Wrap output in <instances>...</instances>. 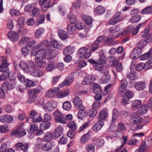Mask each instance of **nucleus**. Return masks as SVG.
I'll return each mask as SVG.
<instances>
[{"label":"nucleus","mask_w":152,"mask_h":152,"mask_svg":"<svg viewBox=\"0 0 152 152\" xmlns=\"http://www.w3.org/2000/svg\"><path fill=\"white\" fill-rule=\"evenodd\" d=\"M13 134L17 137H20L26 135V132L23 129L21 125H19L16 126V128L13 131Z\"/></svg>","instance_id":"obj_1"},{"label":"nucleus","mask_w":152,"mask_h":152,"mask_svg":"<svg viewBox=\"0 0 152 152\" xmlns=\"http://www.w3.org/2000/svg\"><path fill=\"white\" fill-rule=\"evenodd\" d=\"M16 83L14 80H10L9 81H5L2 85L3 89L5 90H11L14 88L16 86Z\"/></svg>","instance_id":"obj_2"},{"label":"nucleus","mask_w":152,"mask_h":152,"mask_svg":"<svg viewBox=\"0 0 152 152\" xmlns=\"http://www.w3.org/2000/svg\"><path fill=\"white\" fill-rule=\"evenodd\" d=\"M56 3H51L50 0H46L40 4L41 5V10L42 12H46L49 8L52 7Z\"/></svg>","instance_id":"obj_3"},{"label":"nucleus","mask_w":152,"mask_h":152,"mask_svg":"<svg viewBox=\"0 0 152 152\" xmlns=\"http://www.w3.org/2000/svg\"><path fill=\"white\" fill-rule=\"evenodd\" d=\"M57 102L53 100H51L47 102L45 104L44 108L47 112H50L53 110L57 105Z\"/></svg>","instance_id":"obj_4"},{"label":"nucleus","mask_w":152,"mask_h":152,"mask_svg":"<svg viewBox=\"0 0 152 152\" xmlns=\"http://www.w3.org/2000/svg\"><path fill=\"white\" fill-rule=\"evenodd\" d=\"M38 94V89H37L34 88L30 90L28 92L29 98L28 100V102L29 103L34 102L37 97Z\"/></svg>","instance_id":"obj_5"},{"label":"nucleus","mask_w":152,"mask_h":152,"mask_svg":"<svg viewBox=\"0 0 152 152\" xmlns=\"http://www.w3.org/2000/svg\"><path fill=\"white\" fill-rule=\"evenodd\" d=\"M60 89L58 87H55L49 89L46 92V96L49 98H52L55 97L59 92Z\"/></svg>","instance_id":"obj_6"},{"label":"nucleus","mask_w":152,"mask_h":152,"mask_svg":"<svg viewBox=\"0 0 152 152\" xmlns=\"http://www.w3.org/2000/svg\"><path fill=\"white\" fill-rule=\"evenodd\" d=\"M142 50L140 48H135L131 52L130 57L131 59H135L138 58L141 54Z\"/></svg>","instance_id":"obj_7"},{"label":"nucleus","mask_w":152,"mask_h":152,"mask_svg":"<svg viewBox=\"0 0 152 152\" xmlns=\"http://www.w3.org/2000/svg\"><path fill=\"white\" fill-rule=\"evenodd\" d=\"M121 12H118L115 14L112 18L110 20L109 23L111 25H114L121 21Z\"/></svg>","instance_id":"obj_8"},{"label":"nucleus","mask_w":152,"mask_h":152,"mask_svg":"<svg viewBox=\"0 0 152 152\" xmlns=\"http://www.w3.org/2000/svg\"><path fill=\"white\" fill-rule=\"evenodd\" d=\"M50 123L49 121H42L40 125V129L39 130V135L44 133V131L48 129Z\"/></svg>","instance_id":"obj_9"},{"label":"nucleus","mask_w":152,"mask_h":152,"mask_svg":"<svg viewBox=\"0 0 152 152\" xmlns=\"http://www.w3.org/2000/svg\"><path fill=\"white\" fill-rule=\"evenodd\" d=\"M72 101L75 107L77 109L84 108V106L82 104L81 100L80 97L77 96H75L72 99Z\"/></svg>","instance_id":"obj_10"},{"label":"nucleus","mask_w":152,"mask_h":152,"mask_svg":"<svg viewBox=\"0 0 152 152\" xmlns=\"http://www.w3.org/2000/svg\"><path fill=\"white\" fill-rule=\"evenodd\" d=\"M13 117L9 115H4L0 117V121L3 123L9 124L13 121Z\"/></svg>","instance_id":"obj_11"},{"label":"nucleus","mask_w":152,"mask_h":152,"mask_svg":"<svg viewBox=\"0 0 152 152\" xmlns=\"http://www.w3.org/2000/svg\"><path fill=\"white\" fill-rule=\"evenodd\" d=\"M56 51L53 50H45V58L49 59L53 58L57 55Z\"/></svg>","instance_id":"obj_12"},{"label":"nucleus","mask_w":152,"mask_h":152,"mask_svg":"<svg viewBox=\"0 0 152 152\" xmlns=\"http://www.w3.org/2000/svg\"><path fill=\"white\" fill-rule=\"evenodd\" d=\"M130 121L132 123L137 124L140 123L142 121V119L138 114L133 113L131 115Z\"/></svg>","instance_id":"obj_13"},{"label":"nucleus","mask_w":152,"mask_h":152,"mask_svg":"<svg viewBox=\"0 0 152 152\" xmlns=\"http://www.w3.org/2000/svg\"><path fill=\"white\" fill-rule=\"evenodd\" d=\"M73 79L74 77L72 75H69L68 77L60 84V87L62 88L65 86H68L72 82Z\"/></svg>","instance_id":"obj_14"},{"label":"nucleus","mask_w":152,"mask_h":152,"mask_svg":"<svg viewBox=\"0 0 152 152\" xmlns=\"http://www.w3.org/2000/svg\"><path fill=\"white\" fill-rule=\"evenodd\" d=\"M108 114L107 110H103L100 111V113L98 115V121H103L107 117Z\"/></svg>","instance_id":"obj_15"},{"label":"nucleus","mask_w":152,"mask_h":152,"mask_svg":"<svg viewBox=\"0 0 152 152\" xmlns=\"http://www.w3.org/2000/svg\"><path fill=\"white\" fill-rule=\"evenodd\" d=\"M134 87L138 91L143 90L146 87L145 82L143 81H140L136 82L134 85Z\"/></svg>","instance_id":"obj_16"},{"label":"nucleus","mask_w":152,"mask_h":152,"mask_svg":"<svg viewBox=\"0 0 152 152\" xmlns=\"http://www.w3.org/2000/svg\"><path fill=\"white\" fill-rule=\"evenodd\" d=\"M8 36L10 39L13 42H16L19 39V36L16 32L10 31L8 34Z\"/></svg>","instance_id":"obj_17"},{"label":"nucleus","mask_w":152,"mask_h":152,"mask_svg":"<svg viewBox=\"0 0 152 152\" xmlns=\"http://www.w3.org/2000/svg\"><path fill=\"white\" fill-rule=\"evenodd\" d=\"M63 130V127L59 125L57 127L53 133V136L56 138H58L60 137L62 134Z\"/></svg>","instance_id":"obj_18"},{"label":"nucleus","mask_w":152,"mask_h":152,"mask_svg":"<svg viewBox=\"0 0 152 152\" xmlns=\"http://www.w3.org/2000/svg\"><path fill=\"white\" fill-rule=\"evenodd\" d=\"M104 124L103 121H98L93 125L92 128V130L95 132H97L101 129Z\"/></svg>","instance_id":"obj_19"},{"label":"nucleus","mask_w":152,"mask_h":152,"mask_svg":"<svg viewBox=\"0 0 152 152\" xmlns=\"http://www.w3.org/2000/svg\"><path fill=\"white\" fill-rule=\"evenodd\" d=\"M70 93L69 89L63 90L58 92L57 94V98H63L68 95Z\"/></svg>","instance_id":"obj_20"},{"label":"nucleus","mask_w":152,"mask_h":152,"mask_svg":"<svg viewBox=\"0 0 152 152\" xmlns=\"http://www.w3.org/2000/svg\"><path fill=\"white\" fill-rule=\"evenodd\" d=\"M55 145V143L53 142H48L42 146V149L44 151H48L52 149Z\"/></svg>","instance_id":"obj_21"},{"label":"nucleus","mask_w":152,"mask_h":152,"mask_svg":"<svg viewBox=\"0 0 152 152\" xmlns=\"http://www.w3.org/2000/svg\"><path fill=\"white\" fill-rule=\"evenodd\" d=\"M83 20L88 25H91L93 21V19L91 17L87 15L83 14L81 16Z\"/></svg>","instance_id":"obj_22"},{"label":"nucleus","mask_w":152,"mask_h":152,"mask_svg":"<svg viewBox=\"0 0 152 152\" xmlns=\"http://www.w3.org/2000/svg\"><path fill=\"white\" fill-rule=\"evenodd\" d=\"M90 135L89 133L84 134L80 138V141L82 144H86L90 139Z\"/></svg>","instance_id":"obj_23"},{"label":"nucleus","mask_w":152,"mask_h":152,"mask_svg":"<svg viewBox=\"0 0 152 152\" xmlns=\"http://www.w3.org/2000/svg\"><path fill=\"white\" fill-rule=\"evenodd\" d=\"M76 25L74 23H71L68 26L67 31L69 34H73L76 29Z\"/></svg>","instance_id":"obj_24"},{"label":"nucleus","mask_w":152,"mask_h":152,"mask_svg":"<svg viewBox=\"0 0 152 152\" xmlns=\"http://www.w3.org/2000/svg\"><path fill=\"white\" fill-rule=\"evenodd\" d=\"M133 30L134 28L132 26H129L126 31H124L121 33L118 34L116 36V38H118L121 36H123L126 34H130Z\"/></svg>","instance_id":"obj_25"},{"label":"nucleus","mask_w":152,"mask_h":152,"mask_svg":"<svg viewBox=\"0 0 152 152\" xmlns=\"http://www.w3.org/2000/svg\"><path fill=\"white\" fill-rule=\"evenodd\" d=\"M147 147V144L145 141H143L140 144L139 148L136 149L135 152H145Z\"/></svg>","instance_id":"obj_26"},{"label":"nucleus","mask_w":152,"mask_h":152,"mask_svg":"<svg viewBox=\"0 0 152 152\" xmlns=\"http://www.w3.org/2000/svg\"><path fill=\"white\" fill-rule=\"evenodd\" d=\"M38 53V45H36L33 47L32 48V50L31 53V56H35V61L37 62H38V56H37Z\"/></svg>","instance_id":"obj_27"},{"label":"nucleus","mask_w":152,"mask_h":152,"mask_svg":"<svg viewBox=\"0 0 152 152\" xmlns=\"http://www.w3.org/2000/svg\"><path fill=\"white\" fill-rule=\"evenodd\" d=\"M37 116L36 114L35 111L32 110L31 111L29 112V117L32 119V121L34 123H37L38 122V118H37L36 119L35 118Z\"/></svg>","instance_id":"obj_28"},{"label":"nucleus","mask_w":152,"mask_h":152,"mask_svg":"<svg viewBox=\"0 0 152 152\" xmlns=\"http://www.w3.org/2000/svg\"><path fill=\"white\" fill-rule=\"evenodd\" d=\"M8 65L9 64L7 63L6 60L5 59H3L0 66V72L6 71V69L7 68Z\"/></svg>","instance_id":"obj_29"},{"label":"nucleus","mask_w":152,"mask_h":152,"mask_svg":"<svg viewBox=\"0 0 152 152\" xmlns=\"http://www.w3.org/2000/svg\"><path fill=\"white\" fill-rule=\"evenodd\" d=\"M58 34L60 38L62 39H65L68 37L67 33L63 30H59Z\"/></svg>","instance_id":"obj_30"},{"label":"nucleus","mask_w":152,"mask_h":152,"mask_svg":"<svg viewBox=\"0 0 152 152\" xmlns=\"http://www.w3.org/2000/svg\"><path fill=\"white\" fill-rule=\"evenodd\" d=\"M142 104V102L140 100H135L132 102V106L134 110H136Z\"/></svg>","instance_id":"obj_31"},{"label":"nucleus","mask_w":152,"mask_h":152,"mask_svg":"<svg viewBox=\"0 0 152 152\" xmlns=\"http://www.w3.org/2000/svg\"><path fill=\"white\" fill-rule=\"evenodd\" d=\"M74 52V48L71 46H68L63 51L64 55H70L72 54Z\"/></svg>","instance_id":"obj_32"},{"label":"nucleus","mask_w":152,"mask_h":152,"mask_svg":"<svg viewBox=\"0 0 152 152\" xmlns=\"http://www.w3.org/2000/svg\"><path fill=\"white\" fill-rule=\"evenodd\" d=\"M152 13V5L145 7L140 12L141 14H148Z\"/></svg>","instance_id":"obj_33"},{"label":"nucleus","mask_w":152,"mask_h":152,"mask_svg":"<svg viewBox=\"0 0 152 152\" xmlns=\"http://www.w3.org/2000/svg\"><path fill=\"white\" fill-rule=\"evenodd\" d=\"M105 9L101 6L97 7L95 9L94 11L97 15H101L103 14L105 12Z\"/></svg>","instance_id":"obj_34"},{"label":"nucleus","mask_w":152,"mask_h":152,"mask_svg":"<svg viewBox=\"0 0 152 152\" xmlns=\"http://www.w3.org/2000/svg\"><path fill=\"white\" fill-rule=\"evenodd\" d=\"M10 74V72L8 70L4 71L0 77V80L3 81L7 79L9 76Z\"/></svg>","instance_id":"obj_35"},{"label":"nucleus","mask_w":152,"mask_h":152,"mask_svg":"<svg viewBox=\"0 0 152 152\" xmlns=\"http://www.w3.org/2000/svg\"><path fill=\"white\" fill-rule=\"evenodd\" d=\"M93 89L94 92L95 94H101L102 93V89L99 85L95 83L93 85Z\"/></svg>","instance_id":"obj_36"},{"label":"nucleus","mask_w":152,"mask_h":152,"mask_svg":"<svg viewBox=\"0 0 152 152\" xmlns=\"http://www.w3.org/2000/svg\"><path fill=\"white\" fill-rule=\"evenodd\" d=\"M51 45L54 48L57 49H60L62 45L61 44L56 40H53L51 42Z\"/></svg>","instance_id":"obj_37"},{"label":"nucleus","mask_w":152,"mask_h":152,"mask_svg":"<svg viewBox=\"0 0 152 152\" xmlns=\"http://www.w3.org/2000/svg\"><path fill=\"white\" fill-rule=\"evenodd\" d=\"M85 107L83 108L78 109L80 110L77 114V116L79 118L82 119L86 115V111L84 110Z\"/></svg>","instance_id":"obj_38"},{"label":"nucleus","mask_w":152,"mask_h":152,"mask_svg":"<svg viewBox=\"0 0 152 152\" xmlns=\"http://www.w3.org/2000/svg\"><path fill=\"white\" fill-rule=\"evenodd\" d=\"M118 109L116 108H115L114 109L112 117V122L114 123L116 121L118 115Z\"/></svg>","instance_id":"obj_39"},{"label":"nucleus","mask_w":152,"mask_h":152,"mask_svg":"<svg viewBox=\"0 0 152 152\" xmlns=\"http://www.w3.org/2000/svg\"><path fill=\"white\" fill-rule=\"evenodd\" d=\"M148 107H148L146 105H142L138 109L139 113L141 115L145 114L147 113Z\"/></svg>","instance_id":"obj_40"},{"label":"nucleus","mask_w":152,"mask_h":152,"mask_svg":"<svg viewBox=\"0 0 152 152\" xmlns=\"http://www.w3.org/2000/svg\"><path fill=\"white\" fill-rule=\"evenodd\" d=\"M53 137V134L52 133L48 132L45 134L43 139L45 141L48 142L52 139Z\"/></svg>","instance_id":"obj_41"},{"label":"nucleus","mask_w":152,"mask_h":152,"mask_svg":"<svg viewBox=\"0 0 152 152\" xmlns=\"http://www.w3.org/2000/svg\"><path fill=\"white\" fill-rule=\"evenodd\" d=\"M101 54L99 55V58L98 61V64L105 63L106 58L104 55V53H103V51H101Z\"/></svg>","instance_id":"obj_42"},{"label":"nucleus","mask_w":152,"mask_h":152,"mask_svg":"<svg viewBox=\"0 0 152 152\" xmlns=\"http://www.w3.org/2000/svg\"><path fill=\"white\" fill-rule=\"evenodd\" d=\"M126 91V87L119 86L118 94L119 96H124Z\"/></svg>","instance_id":"obj_43"},{"label":"nucleus","mask_w":152,"mask_h":152,"mask_svg":"<svg viewBox=\"0 0 152 152\" xmlns=\"http://www.w3.org/2000/svg\"><path fill=\"white\" fill-rule=\"evenodd\" d=\"M85 149L87 152H94L95 147L92 143H90L86 145Z\"/></svg>","instance_id":"obj_44"},{"label":"nucleus","mask_w":152,"mask_h":152,"mask_svg":"<svg viewBox=\"0 0 152 152\" xmlns=\"http://www.w3.org/2000/svg\"><path fill=\"white\" fill-rule=\"evenodd\" d=\"M141 17L140 15H136L133 16L130 19V21L132 23H135L139 21L141 18Z\"/></svg>","instance_id":"obj_45"},{"label":"nucleus","mask_w":152,"mask_h":152,"mask_svg":"<svg viewBox=\"0 0 152 152\" xmlns=\"http://www.w3.org/2000/svg\"><path fill=\"white\" fill-rule=\"evenodd\" d=\"M25 83L27 87H32L36 86V83L34 81L28 79L25 80Z\"/></svg>","instance_id":"obj_46"},{"label":"nucleus","mask_w":152,"mask_h":152,"mask_svg":"<svg viewBox=\"0 0 152 152\" xmlns=\"http://www.w3.org/2000/svg\"><path fill=\"white\" fill-rule=\"evenodd\" d=\"M110 75H107L104 78H102L99 80V82L101 84L106 83L110 82Z\"/></svg>","instance_id":"obj_47"},{"label":"nucleus","mask_w":152,"mask_h":152,"mask_svg":"<svg viewBox=\"0 0 152 152\" xmlns=\"http://www.w3.org/2000/svg\"><path fill=\"white\" fill-rule=\"evenodd\" d=\"M63 109L66 110H69L71 108V104L68 101L64 102L63 104Z\"/></svg>","instance_id":"obj_48"},{"label":"nucleus","mask_w":152,"mask_h":152,"mask_svg":"<svg viewBox=\"0 0 152 152\" xmlns=\"http://www.w3.org/2000/svg\"><path fill=\"white\" fill-rule=\"evenodd\" d=\"M63 114L58 110H56L53 113L54 119L56 121Z\"/></svg>","instance_id":"obj_49"},{"label":"nucleus","mask_w":152,"mask_h":152,"mask_svg":"<svg viewBox=\"0 0 152 152\" xmlns=\"http://www.w3.org/2000/svg\"><path fill=\"white\" fill-rule=\"evenodd\" d=\"M55 68V64L54 62H51L47 65L46 68V69L47 70L49 71H50L53 70Z\"/></svg>","instance_id":"obj_50"},{"label":"nucleus","mask_w":152,"mask_h":152,"mask_svg":"<svg viewBox=\"0 0 152 152\" xmlns=\"http://www.w3.org/2000/svg\"><path fill=\"white\" fill-rule=\"evenodd\" d=\"M109 61L111 64V65H114L117 64L118 62V60L114 56H111L109 58Z\"/></svg>","instance_id":"obj_51"},{"label":"nucleus","mask_w":152,"mask_h":152,"mask_svg":"<svg viewBox=\"0 0 152 152\" xmlns=\"http://www.w3.org/2000/svg\"><path fill=\"white\" fill-rule=\"evenodd\" d=\"M87 51V49L86 48L82 47L80 48L78 51V54L80 55V57H83L85 53Z\"/></svg>","instance_id":"obj_52"},{"label":"nucleus","mask_w":152,"mask_h":152,"mask_svg":"<svg viewBox=\"0 0 152 152\" xmlns=\"http://www.w3.org/2000/svg\"><path fill=\"white\" fill-rule=\"evenodd\" d=\"M27 48V47H24L21 49L22 53L25 56L28 55L30 53V50H29Z\"/></svg>","instance_id":"obj_53"},{"label":"nucleus","mask_w":152,"mask_h":152,"mask_svg":"<svg viewBox=\"0 0 152 152\" xmlns=\"http://www.w3.org/2000/svg\"><path fill=\"white\" fill-rule=\"evenodd\" d=\"M67 126L72 130H75L77 128V126L74 121L70 122L68 124Z\"/></svg>","instance_id":"obj_54"},{"label":"nucleus","mask_w":152,"mask_h":152,"mask_svg":"<svg viewBox=\"0 0 152 152\" xmlns=\"http://www.w3.org/2000/svg\"><path fill=\"white\" fill-rule=\"evenodd\" d=\"M8 126L4 125L0 126V132L1 133H5L9 130Z\"/></svg>","instance_id":"obj_55"},{"label":"nucleus","mask_w":152,"mask_h":152,"mask_svg":"<svg viewBox=\"0 0 152 152\" xmlns=\"http://www.w3.org/2000/svg\"><path fill=\"white\" fill-rule=\"evenodd\" d=\"M136 74L134 72H132L131 71L129 73L127 74L126 77L131 80H133L136 79Z\"/></svg>","instance_id":"obj_56"},{"label":"nucleus","mask_w":152,"mask_h":152,"mask_svg":"<svg viewBox=\"0 0 152 152\" xmlns=\"http://www.w3.org/2000/svg\"><path fill=\"white\" fill-rule=\"evenodd\" d=\"M143 69L146 70L145 63H140L137 64L136 67L137 70L141 71Z\"/></svg>","instance_id":"obj_57"},{"label":"nucleus","mask_w":152,"mask_h":152,"mask_svg":"<svg viewBox=\"0 0 152 152\" xmlns=\"http://www.w3.org/2000/svg\"><path fill=\"white\" fill-rule=\"evenodd\" d=\"M97 113L96 109L93 108L90 110L89 112V116L91 118L94 117L96 115Z\"/></svg>","instance_id":"obj_58"},{"label":"nucleus","mask_w":152,"mask_h":152,"mask_svg":"<svg viewBox=\"0 0 152 152\" xmlns=\"http://www.w3.org/2000/svg\"><path fill=\"white\" fill-rule=\"evenodd\" d=\"M20 66L23 70H28L29 67L27 64L23 62H21L20 64Z\"/></svg>","instance_id":"obj_59"},{"label":"nucleus","mask_w":152,"mask_h":152,"mask_svg":"<svg viewBox=\"0 0 152 152\" xmlns=\"http://www.w3.org/2000/svg\"><path fill=\"white\" fill-rule=\"evenodd\" d=\"M10 13L12 16H19L20 15V12L18 10L15 9L11 10L10 11Z\"/></svg>","instance_id":"obj_60"},{"label":"nucleus","mask_w":152,"mask_h":152,"mask_svg":"<svg viewBox=\"0 0 152 152\" xmlns=\"http://www.w3.org/2000/svg\"><path fill=\"white\" fill-rule=\"evenodd\" d=\"M37 129V127L35 124H32L30 125V128L28 130V132L32 133Z\"/></svg>","instance_id":"obj_61"},{"label":"nucleus","mask_w":152,"mask_h":152,"mask_svg":"<svg viewBox=\"0 0 152 152\" xmlns=\"http://www.w3.org/2000/svg\"><path fill=\"white\" fill-rule=\"evenodd\" d=\"M99 47V45L94 42L92 44L91 47L90 49V51L93 52L97 49Z\"/></svg>","instance_id":"obj_62"},{"label":"nucleus","mask_w":152,"mask_h":152,"mask_svg":"<svg viewBox=\"0 0 152 152\" xmlns=\"http://www.w3.org/2000/svg\"><path fill=\"white\" fill-rule=\"evenodd\" d=\"M119 27L116 26L114 27H111L110 28V31L111 34H114L119 30Z\"/></svg>","instance_id":"obj_63"},{"label":"nucleus","mask_w":152,"mask_h":152,"mask_svg":"<svg viewBox=\"0 0 152 152\" xmlns=\"http://www.w3.org/2000/svg\"><path fill=\"white\" fill-rule=\"evenodd\" d=\"M145 64L146 70L149 69L152 67V59L148 60Z\"/></svg>","instance_id":"obj_64"}]
</instances>
